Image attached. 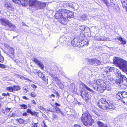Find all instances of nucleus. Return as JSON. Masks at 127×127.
<instances>
[{"label": "nucleus", "instance_id": "44", "mask_svg": "<svg viewBox=\"0 0 127 127\" xmlns=\"http://www.w3.org/2000/svg\"><path fill=\"white\" fill-rule=\"evenodd\" d=\"M114 9L115 11H118L119 9V7L118 6H117L114 7Z\"/></svg>", "mask_w": 127, "mask_h": 127}, {"label": "nucleus", "instance_id": "29", "mask_svg": "<svg viewBox=\"0 0 127 127\" xmlns=\"http://www.w3.org/2000/svg\"><path fill=\"white\" fill-rule=\"evenodd\" d=\"M13 87V90L15 91H18L20 90V88L19 86H14Z\"/></svg>", "mask_w": 127, "mask_h": 127}, {"label": "nucleus", "instance_id": "11", "mask_svg": "<svg viewBox=\"0 0 127 127\" xmlns=\"http://www.w3.org/2000/svg\"><path fill=\"white\" fill-rule=\"evenodd\" d=\"M88 62L90 64L95 65H99L101 63L99 61L95 58L89 59Z\"/></svg>", "mask_w": 127, "mask_h": 127}, {"label": "nucleus", "instance_id": "5", "mask_svg": "<svg viewBox=\"0 0 127 127\" xmlns=\"http://www.w3.org/2000/svg\"><path fill=\"white\" fill-rule=\"evenodd\" d=\"M81 120L84 125L87 127L91 126L93 122L90 114L87 113L82 114Z\"/></svg>", "mask_w": 127, "mask_h": 127}, {"label": "nucleus", "instance_id": "23", "mask_svg": "<svg viewBox=\"0 0 127 127\" xmlns=\"http://www.w3.org/2000/svg\"><path fill=\"white\" fill-rule=\"evenodd\" d=\"M118 39L120 41L121 43L122 44H125L126 43V42L124 38L121 37H119Z\"/></svg>", "mask_w": 127, "mask_h": 127}, {"label": "nucleus", "instance_id": "18", "mask_svg": "<svg viewBox=\"0 0 127 127\" xmlns=\"http://www.w3.org/2000/svg\"><path fill=\"white\" fill-rule=\"evenodd\" d=\"M82 93H81V95L82 96V97L83 98H85V99L86 100H88L90 98V97L89 95V94L88 93H85V95L83 96L82 95Z\"/></svg>", "mask_w": 127, "mask_h": 127}, {"label": "nucleus", "instance_id": "32", "mask_svg": "<svg viewBox=\"0 0 127 127\" xmlns=\"http://www.w3.org/2000/svg\"><path fill=\"white\" fill-rule=\"evenodd\" d=\"M20 106H21V109H27V108H28L27 106V105H25V104H22V105H20Z\"/></svg>", "mask_w": 127, "mask_h": 127}, {"label": "nucleus", "instance_id": "27", "mask_svg": "<svg viewBox=\"0 0 127 127\" xmlns=\"http://www.w3.org/2000/svg\"><path fill=\"white\" fill-rule=\"evenodd\" d=\"M83 86L84 87L86 88L87 90L88 91L91 92L93 93H94V92L93 90H92L91 89H90L85 84H83Z\"/></svg>", "mask_w": 127, "mask_h": 127}, {"label": "nucleus", "instance_id": "8", "mask_svg": "<svg viewBox=\"0 0 127 127\" xmlns=\"http://www.w3.org/2000/svg\"><path fill=\"white\" fill-rule=\"evenodd\" d=\"M5 49L6 54L10 58H13L14 57V49L13 48L8 46L6 47Z\"/></svg>", "mask_w": 127, "mask_h": 127}, {"label": "nucleus", "instance_id": "25", "mask_svg": "<svg viewBox=\"0 0 127 127\" xmlns=\"http://www.w3.org/2000/svg\"><path fill=\"white\" fill-rule=\"evenodd\" d=\"M42 79L44 81V83L45 84L48 83V78L47 77H45L44 75L42 78Z\"/></svg>", "mask_w": 127, "mask_h": 127}, {"label": "nucleus", "instance_id": "43", "mask_svg": "<svg viewBox=\"0 0 127 127\" xmlns=\"http://www.w3.org/2000/svg\"><path fill=\"white\" fill-rule=\"evenodd\" d=\"M31 96L33 97H35L36 96V94L34 92H32L31 93Z\"/></svg>", "mask_w": 127, "mask_h": 127}, {"label": "nucleus", "instance_id": "26", "mask_svg": "<svg viewBox=\"0 0 127 127\" xmlns=\"http://www.w3.org/2000/svg\"><path fill=\"white\" fill-rule=\"evenodd\" d=\"M38 75L39 77L41 78L43 77L44 76V75L43 73L40 70L38 72Z\"/></svg>", "mask_w": 127, "mask_h": 127}, {"label": "nucleus", "instance_id": "56", "mask_svg": "<svg viewBox=\"0 0 127 127\" xmlns=\"http://www.w3.org/2000/svg\"><path fill=\"white\" fill-rule=\"evenodd\" d=\"M74 127H82L79 125L75 124V125H74Z\"/></svg>", "mask_w": 127, "mask_h": 127}, {"label": "nucleus", "instance_id": "21", "mask_svg": "<svg viewBox=\"0 0 127 127\" xmlns=\"http://www.w3.org/2000/svg\"><path fill=\"white\" fill-rule=\"evenodd\" d=\"M125 63V64L122 68V70L124 72H126L127 73V62L126 61Z\"/></svg>", "mask_w": 127, "mask_h": 127}, {"label": "nucleus", "instance_id": "48", "mask_svg": "<svg viewBox=\"0 0 127 127\" xmlns=\"http://www.w3.org/2000/svg\"><path fill=\"white\" fill-rule=\"evenodd\" d=\"M122 5L124 7H126L127 6V1L124 3H123V4H122Z\"/></svg>", "mask_w": 127, "mask_h": 127}, {"label": "nucleus", "instance_id": "22", "mask_svg": "<svg viewBox=\"0 0 127 127\" xmlns=\"http://www.w3.org/2000/svg\"><path fill=\"white\" fill-rule=\"evenodd\" d=\"M5 6L8 9L11 10V8L12 7V6L11 5V4L9 2H6L5 4Z\"/></svg>", "mask_w": 127, "mask_h": 127}, {"label": "nucleus", "instance_id": "41", "mask_svg": "<svg viewBox=\"0 0 127 127\" xmlns=\"http://www.w3.org/2000/svg\"><path fill=\"white\" fill-rule=\"evenodd\" d=\"M57 83L58 84V85L61 88H62L63 87V85L61 82H60L59 83L57 82Z\"/></svg>", "mask_w": 127, "mask_h": 127}, {"label": "nucleus", "instance_id": "28", "mask_svg": "<svg viewBox=\"0 0 127 127\" xmlns=\"http://www.w3.org/2000/svg\"><path fill=\"white\" fill-rule=\"evenodd\" d=\"M87 19V17L85 15H83L80 17V20L81 21L86 20Z\"/></svg>", "mask_w": 127, "mask_h": 127}, {"label": "nucleus", "instance_id": "61", "mask_svg": "<svg viewBox=\"0 0 127 127\" xmlns=\"http://www.w3.org/2000/svg\"><path fill=\"white\" fill-rule=\"evenodd\" d=\"M2 95L3 96H6V94H5V93H3Z\"/></svg>", "mask_w": 127, "mask_h": 127}, {"label": "nucleus", "instance_id": "9", "mask_svg": "<svg viewBox=\"0 0 127 127\" xmlns=\"http://www.w3.org/2000/svg\"><path fill=\"white\" fill-rule=\"evenodd\" d=\"M15 3L19 5H22L23 6H25L27 5L28 2L26 0H12Z\"/></svg>", "mask_w": 127, "mask_h": 127}, {"label": "nucleus", "instance_id": "57", "mask_svg": "<svg viewBox=\"0 0 127 127\" xmlns=\"http://www.w3.org/2000/svg\"><path fill=\"white\" fill-rule=\"evenodd\" d=\"M28 114L26 112L24 113L23 114V116H27Z\"/></svg>", "mask_w": 127, "mask_h": 127}, {"label": "nucleus", "instance_id": "36", "mask_svg": "<svg viewBox=\"0 0 127 127\" xmlns=\"http://www.w3.org/2000/svg\"><path fill=\"white\" fill-rule=\"evenodd\" d=\"M49 97V98L52 99V98H54L55 97V95L53 94H52L51 95H49L48 96ZM53 101H54V99H51Z\"/></svg>", "mask_w": 127, "mask_h": 127}, {"label": "nucleus", "instance_id": "63", "mask_svg": "<svg viewBox=\"0 0 127 127\" xmlns=\"http://www.w3.org/2000/svg\"><path fill=\"white\" fill-rule=\"evenodd\" d=\"M47 110L48 111H50V109L49 108H48L47 109Z\"/></svg>", "mask_w": 127, "mask_h": 127}, {"label": "nucleus", "instance_id": "60", "mask_svg": "<svg viewBox=\"0 0 127 127\" xmlns=\"http://www.w3.org/2000/svg\"><path fill=\"white\" fill-rule=\"evenodd\" d=\"M55 105L57 106H59L60 105L59 104H58L56 102L55 103Z\"/></svg>", "mask_w": 127, "mask_h": 127}, {"label": "nucleus", "instance_id": "55", "mask_svg": "<svg viewBox=\"0 0 127 127\" xmlns=\"http://www.w3.org/2000/svg\"><path fill=\"white\" fill-rule=\"evenodd\" d=\"M127 0H121V2L122 3V4H123V3H124L125 2H127Z\"/></svg>", "mask_w": 127, "mask_h": 127}, {"label": "nucleus", "instance_id": "35", "mask_svg": "<svg viewBox=\"0 0 127 127\" xmlns=\"http://www.w3.org/2000/svg\"><path fill=\"white\" fill-rule=\"evenodd\" d=\"M86 27L84 25L80 26L79 27V28L82 31H84Z\"/></svg>", "mask_w": 127, "mask_h": 127}, {"label": "nucleus", "instance_id": "40", "mask_svg": "<svg viewBox=\"0 0 127 127\" xmlns=\"http://www.w3.org/2000/svg\"><path fill=\"white\" fill-rule=\"evenodd\" d=\"M104 3L106 4L107 6H110L109 4V3L108 1L107 0H103Z\"/></svg>", "mask_w": 127, "mask_h": 127}, {"label": "nucleus", "instance_id": "2", "mask_svg": "<svg viewBox=\"0 0 127 127\" xmlns=\"http://www.w3.org/2000/svg\"><path fill=\"white\" fill-rule=\"evenodd\" d=\"M55 16L61 24L65 25L67 24L68 21L67 17L70 18L74 17L73 12L64 9L59 10L56 12Z\"/></svg>", "mask_w": 127, "mask_h": 127}, {"label": "nucleus", "instance_id": "7", "mask_svg": "<svg viewBox=\"0 0 127 127\" xmlns=\"http://www.w3.org/2000/svg\"><path fill=\"white\" fill-rule=\"evenodd\" d=\"M126 61L118 57L114 58V64L117 66L122 69Z\"/></svg>", "mask_w": 127, "mask_h": 127}, {"label": "nucleus", "instance_id": "58", "mask_svg": "<svg viewBox=\"0 0 127 127\" xmlns=\"http://www.w3.org/2000/svg\"><path fill=\"white\" fill-rule=\"evenodd\" d=\"M43 124L44 125V127H47V126L45 125V122L44 121L43 122Z\"/></svg>", "mask_w": 127, "mask_h": 127}, {"label": "nucleus", "instance_id": "1", "mask_svg": "<svg viewBox=\"0 0 127 127\" xmlns=\"http://www.w3.org/2000/svg\"><path fill=\"white\" fill-rule=\"evenodd\" d=\"M106 80L104 82L100 80L96 81L94 80L92 86L94 90L101 93L103 92L105 89L109 91H110L111 89L110 87L113 79L108 77Z\"/></svg>", "mask_w": 127, "mask_h": 127}, {"label": "nucleus", "instance_id": "42", "mask_svg": "<svg viewBox=\"0 0 127 127\" xmlns=\"http://www.w3.org/2000/svg\"><path fill=\"white\" fill-rule=\"evenodd\" d=\"M6 66L4 65V64H0V67L2 68H6Z\"/></svg>", "mask_w": 127, "mask_h": 127}, {"label": "nucleus", "instance_id": "19", "mask_svg": "<svg viewBox=\"0 0 127 127\" xmlns=\"http://www.w3.org/2000/svg\"><path fill=\"white\" fill-rule=\"evenodd\" d=\"M80 44L82 45H83V46H84V45H88L89 44V42L87 40H82L81 42H80Z\"/></svg>", "mask_w": 127, "mask_h": 127}, {"label": "nucleus", "instance_id": "45", "mask_svg": "<svg viewBox=\"0 0 127 127\" xmlns=\"http://www.w3.org/2000/svg\"><path fill=\"white\" fill-rule=\"evenodd\" d=\"M93 113L94 114H95L97 116H100L99 114L96 111H93Z\"/></svg>", "mask_w": 127, "mask_h": 127}, {"label": "nucleus", "instance_id": "24", "mask_svg": "<svg viewBox=\"0 0 127 127\" xmlns=\"http://www.w3.org/2000/svg\"><path fill=\"white\" fill-rule=\"evenodd\" d=\"M27 112L28 113H30L32 115H34L36 114V112L35 111H32L30 109H28Z\"/></svg>", "mask_w": 127, "mask_h": 127}, {"label": "nucleus", "instance_id": "16", "mask_svg": "<svg viewBox=\"0 0 127 127\" xmlns=\"http://www.w3.org/2000/svg\"><path fill=\"white\" fill-rule=\"evenodd\" d=\"M11 24L10 26H9V27L11 28V30L16 32H18V30L16 29V26L11 23Z\"/></svg>", "mask_w": 127, "mask_h": 127}, {"label": "nucleus", "instance_id": "59", "mask_svg": "<svg viewBox=\"0 0 127 127\" xmlns=\"http://www.w3.org/2000/svg\"><path fill=\"white\" fill-rule=\"evenodd\" d=\"M33 127H37L36 124H34L33 125Z\"/></svg>", "mask_w": 127, "mask_h": 127}, {"label": "nucleus", "instance_id": "39", "mask_svg": "<svg viewBox=\"0 0 127 127\" xmlns=\"http://www.w3.org/2000/svg\"><path fill=\"white\" fill-rule=\"evenodd\" d=\"M27 89V87L26 86L24 87L23 88V89L24 90V92L26 93H27L28 92V91Z\"/></svg>", "mask_w": 127, "mask_h": 127}, {"label": "nucleus", "instance_id": "17", "mask_svg": "<svg viewBox=\"0 0 127 127\" xmlns=\"http://www.w3.org/2000/svg\"><path fill=\"white\" fill-rule=\"evenodd\" d=\"M107 39L105 38V37H102V36H100L99 37H95V39L98 41H106L107 40Z\"/></svg>", "mask_w": 127, "mask_h": 127}, {"label": "nucleus", "instance_id": "51", "mask_svg": "<svg viewBox=\"0 0 127 127\" xmlns=\"http://www.w3.org/2000/svg\"><path fill=\"white\" fill-rule=\"evenodd\" d=\"M22 98L23 99L26 100H28L29 99V98L25 96H23Z\"/></svg>", "mask_w": 127, "mask_h": 127}, {"label": "nucleus", "instance_id": "46", "mask_svg": "<svg viewBox=\"0 0 127 127\" xmlns=\"http://www.w3.org/2000/svg\"><path fill=\"white\" fill-rule=\"evenodd\" d=\"M55 80L57 82V83H59L60 82V80L59 79H58L57 77L55 78Z\"/></svg>", "mask_w": 127, "mask_h": 127}, {"label": "nucleus", "instance_id": "12", "mask_svg": "<svg viewBox=\"0 0 127 127\" xmlns=\"http://www.w3.org/2000/svg\"><path fill=\"white\" fill-rule=\"evenodd\" d=\"M118 94L119 95H117V97H120L119 99L121 100V99H124L127 97V93L125 92H119Z\"/></svg>", "mask_w": 127, "mask_h": 127}, {"label": "nucleus", "instance_id": "53", "mask_svg": "<svg viewBox=\"0 0 127 127\" xmlns=\"http://www.w3.org/2000/svg\"><path fill=\"white\" fill-rule=\"evenodd\" d=\"M31 102L33 104H35L36 102L34 100H31Z\"/></svg>", "mask_w": 127, "mask_h": 127}, {"label": "nucleus", "instance_id": "3", "mask_svg": "<svg viewBox=\"0 0 127 127\" xmlns=\"http://www.w3.org/2000/svg\"><path fill=\"white\" fill-rule=\"evenodd\" d=\"M116 77L118 78L116 80L115 83L119 86H121L123 85H127V79L125 76L122 75L120 71L118 70L115 73Z\"/></svg>", "mask_w": 127, "mask_h": 127}, {"label": "nucleus", "instance_id": "49", "mask_svg": "<svg viewBox=\"0 0 127 127\" xmlns=\"http://www.w3.org/2000/svg\"><path fill=\"white\" fill-rule=\"evenodd\" d=\"M31 86L33 88L36 89L37 87V86L34 84H32L31 85Z\"/></svg>", "mask_w": 127, "mask_h": 127}, {"label": "nucleus", "instance_id": "13", "mask_svg": "<svg viewBox=\"0 0 127 127\" xmlns=\"http://www.w3.org/2000/svg\"><path fill=\"white\" fill-rule=\"evenodd\" d=\"M1 24L5 26L8 25L10 26L11 23L8 20L5 19H2L0 20Z\"/></svg>", "mask_w": 127, "mask_h": 127}, {"label": "nucleus", "instance_id": "15", "mask_svg": "<svg viewBox=\"0 0 127 127\" xmlns=\"http://www.w3.org/2000/svg\"><path fill=\"white\" fill-rule=\"evenodd\" d=\"M96 124L99 127H108L106 124H104L100 121H97Z\"/></svg>", "mask_w": 127, "mask_h": 127}, {"label": "nucleus", "instance_id": "30", "mask_svg": "<svg viewBox=\"0 0 127 127\" xmlns=\"http://www.w3.org/2000/svg\"><path fill=\"white\" fill-rule=\"evenodd\" d=\"M55 109L57 113H60L62 114H63L62 112L61 111L60 109L58 107H56L55 108Z\"/></svg>", "mask_w": 127, "mask_h": 127}, {"label": "nucleus", "instance_id": "50", "mask_svg": "<svg viewBox=\"0 0 127 127\" xmlns=\"http://www.w3.org/2000/svg\"><path fill=\"white\" fill-rule=\"evenodd\" d=\"M38 107L39 108L42 110H43V109H44V108L43 107L40 105L38 106Z\"/></svg>", "mask_w": 127, "mask_h": 127}, {"label": "nucleus", "instance_id": "64", "mask_svg": "<svg viewBox=\"0 0 127 127\" xmlns=\"http://www.w3.org/2000/svg\"><path fill=\"white\" fill-rule=\"evenodd\" d=\"M96 17H97L99 18H100L101 17V16H99V15H97L96 16Z\"/></svg>", "mask_w": 127, "mask_h": 127}, {"label": "nucleus", "instance_id": "54", "mask_svg": "<svg viewBox=\"0 0 127 127\" xmlns=\"http://www.w3.org/2000/svg\"><path fill=\"white\" fill-rule=\"evenodd\" d=\"M110 5L111 6L113 7L115 5V4L113 2L111 1Z\"/></svg>", "mask_w": 127, "mask_h": 127}, {"label": "nucleus", "instance_id": "37", "mask_svg": "<svg viewBox=\"0 0 127 127\" xmlns=\"http://www.w3.org/2000/svg\"><path fill=\"white\" fill-rule=\"evenodd\" d=\"M7 90L9 91L10 92H12L13 91V87H9L7 88Z\"/></svg>", "mask_w": 127, "mask_h": 127}, {"label": "nucleus", "instance_id": "33", "mask_svg": "<svg viewBox=\"0 0 127 127\" xmlns=\"http://www.w3.org/2000/svg\"><path fill=\"white\" fill-rule=\"evenodd\" d=\"M121 100L125 104H127V97L124 99H121Z\"/></svg>", "mask_w": 127, "mask_h": 127}, {"label": "nucleus", "instance_id": "52", "mask_svg": "<svg viewBox=\"0 0 127 127\" xmlns=\"http://www.w3.org/2000/svg\"><path fill=\"white\" fill-rule=\"evenodd\" d=\"M10 109H11L10 108H6V109L5 110L6 111V112H9L10 111Z\"/></svg>", "mask_w": 127, "mask_h": 127}, {"label": "nucleus", "instance_id": "4", "mask_svg": "<svg viewBox=\"0 0 127 127\" xmlns=\"http://www.w3.org/2000/svg\"><path fill=\"white\" fill-rule=\"evenodd\" d=\"M29 5L32 6L36 9H42L46 7L47 3L36 0H29Z\"/></svg>", "mask_w": 127, "mask_h": 127}, {"label": "nucleus", "instance_id": "6", "mask_svg": "<svg viewBox=\"0 0 127 127\" xmlns=\"http://www.w3.org/2000/svg\"><path fill=\"white\" fill-rule=\"evenodd\" d=\"M98 106L103 110H108V109H113L114 107V106L112 105H109L107 101L104 98L101 99L98 103Z\"/></svg>", "mask_w": 127, "mask_h": 127}, {"label": "nucleus", "instance_id": "47", "mask_svg": "<svg viewBox=\"0 0 127 127\" xmlns=\"http://www.w3.org/2000/svg\"><path fill=\"white\" fill-rule=\"evenodd\" d=\"M39 71H38L37 69H33V73L35 74L36 73H37L38 74V72Z\"/></svg>", "mask_w": 127, "mask_h": 127}, {"label": "nucleus", "instance_id": "34", "mask_svg": "<svg viewBox=\"0 0 127 127\" xmlns=\"http://www.w3.org/2000/svg\"><path fill=\"white\" fill-rule=\"evenodd\" d=\"M17 121L20 124L23 123L24 121V120L21 118H19V119H17Z\"/></svg>", "mask_w": 127, "mask_h": 127}, {"label": "nucleus", "instance_id": "14", "mask_svg": "<svg viewBox=\"0 0 127 127\" xmlns=\"http://www.w3.org/2000/svg\"><path fill=\"white\" fill-rule=\"evenodd\" d=\"M33 61L37 64L41 68V69H43L44 66L42 62L39 61L37 59L34 58L33 59Z\"/></svg>", "mask_w": 127, "mask_h": 127}, {"label": "nucleus", "instance_id": "38", "mask_svg": "<svg viewBox=\"0 0 127 127\" xmlns=\"http://www.w3.org/2000/svg\"><path fill=\"white\" fill-rule=\"evenodd\" d=\"M102 74L104 76H108V73L106 71H105V69H104L103 70V71L102 72Z\"/></svg>", "mask_w": 127, "mask_h": 127}, {"label": "nucleus", "instance_id": "20", "mask_svg": "<svg viewBox=\"0 0 127 127\" xmlns=\"http://www.w3.org/2000/svg\"><path fill=\"white\" fill-rule=\"evenodd\" d=\"M105 71H106L108 73L110 71H113L114 69L113 68L109 67L107 66L105 68Z\"/></svg>", "mask_w": 127, "mask_h": 127}, {"label": "nucleus", "instance_id": "31", "mask_svg": "<svg viewBox=\"0 0 127 127\" xmlns=\"http://www.w3.org/2000/svg\"><path fill=\"white\" fill-rule=\"evenodd\" d=\"M65 4H66V6H69L70 7H72V4L70 2H67L65 3Z\"/></svg>", "mask_w": 127, "mask_h": 127}, {"label": "nucleus", "instance_id": "10", "mask_svg": "<svg viewBox=\"0 0 127 127\" xmlns=\"http://www.w3.org/2000/svg\"><path fill=\"white\" fill-rule=\"evenodd\" d=\"M78 38H74L71 42V45L74 47L82 46H83L80 44V42L79 41Z\"/></svg>", "mask_w": 127, "mask_h": 127}, {"label": "nucleus", "instance_id": "62", "mask_svg": "<svg viewBox=\"0 0 127 127\" xmlns=\"http://www.w3.org/2000/svg\"><path fill=\"white\" fill-rule=\"evenodd\" d=\"M18 76H19V77L21 79L22 78V77H23L22 76H21L20 75H19Z\"/></svg>", "mask_w": 127, "mask_h": 127}]
</instances>
